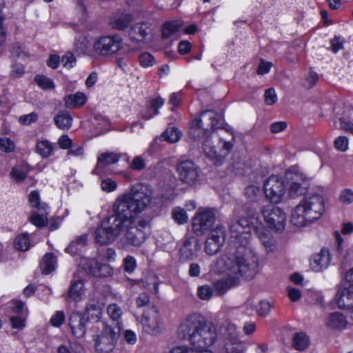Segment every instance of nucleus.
<instances>
[{
  "mask_svg": "<svg viewBox=\"0 0 353 353\" xmlns=\"http://www.w3.org/2000/svg\"><path fill=\"white\" fill-rule=\"evenodd\" d=\"M28 171H24L16 166L12 167L10 173V177L17 183L23 182L28 176Z\"/></svg>",
  "mask_w": 353,
  "mask_h": 353,
  "instance_id": "nucleus-41",
  "label": "nucleus"
},
{
  "mask_svg": "<svg viewBox=\"0 0 353 353\" xmlns=\"http://www.w3.org/2000/svg\"><path fill=\"white\" fill-rule=\"evenodd\" d=\"M265 103L266 105H272L277 102L278 98L274 88H270L265 91Z\"/></svg>",
  "mask_w": 353,
  "mask_h": 353,
  "instance_id": "nucleus-51",
  "label": "nucleus"
},
{
  "mask_svg": "<svg viewBox=\"0 0 353 353\" xmlns=\"http://www.w3.org/2000/svg\"><path fill=\"white\" fill-rule=\"evenodd\" d=\"M182 23L177 20L166 21L161 28V39L165 40L176 33L181 28Z\"/></svg>",
  "mask_w": 353,
  "mask_h": 353,
  "instance_id": "nucleus-30",
  "label": "nucleus"
},
{
  "mask_svg": "<svg viewBox=\"0 0 353 353\" xmlns=\"http://www.w3.org/2000/svg\"><path fill=\"white\" fill-rule=\"evenodd\" d=\"M115 344L116 341L112 338L100 334L95 339L94 347L99 353H109L114 349Z\"/></svg>",
  "mask_w": 353,
  "mask_h": 353,
  "instance_id": "nucleus-28",
  "label": "nucleus"
},
{
  "mask_svg": "<svg viewBox=\"0 0 353 353\" xmlns=\"http://www.w3.org/2000/svg\"><path fill=\"white\" fill-rule=\"evenodd\" d=\"M215 222V214L212 209L198 212L192 220V229L196 235L205 234L211 230Z\"/></svg>",
  "mask_w": 353,
  "mask_h": 353,
  "instance_id": "nucleus-11",
  "label": "nucleus"
},
{
  "mask_svg": "<svg viewBox=\"0 0 353 353\" xmlns=\"http://www.w3.org/2000/svg\"><path fill=\"white\" fill-rule=\"evenodd\" d=\"M170 353H212L211 350H206L203 352H196L192 346H176L173 347Z\"/></svg>",
  "mask_w": 353,
  "mask_h": 353,
  "instance_id": "nucleus-53",
  "label": "nucleus"
},
{
  "mask_svg": "<svg viewBox=\"0 0 353 353\" xmlns=\"http://www.w3.org/2000/svg\"><path fill=\"white\" fill-rule=\"evenodd\" d=\"M336 305L342 310H350L353 306V288L352 287L339 286L336 294Z\"/></svg>",
  "mask_w": 353,
  "mask_h": 353,
  "instance_id": "nucleus-18",
  "label": "nucleus"
},
{
  "mask_svg": "<svg viewBox=\"0 0 353 353\" xmlns=\"http://www.w3.org/2000/svg\"><path fill=\"white\" fill-rule=\"evenodd\" d=\"M200 249L199 239L194 236L188 237L183 241L179 250L180 259L181 260H193L197 257Z\"/></svg>",
  "mask_w": 353,
  "mask_h": 353,
  "instance_id": "nucleus-15",
  "label": "nucleus"
},
{
  "mask_svg": "<svg viewBox=\"0 0 353 353\" xmlns=\"http://www.w3.org/2000/svg\"><path fill=\"white\" fill-rule=\"evenodd\" d=\"M177 334L188 341L196 352L210 350L217 339L216 329L199 313L187 315L181 322Z\"/></svg>",
  "mask_w": 353,
  "mask_h": 353,
  "instance_id": "nucleus-4",
  "label": "nucleus"
},
{
  "mask_svg": "<svg viewBox=\"0 0 353 353\" xmlns=\"http://www.w3.org/2000/svg\"><path fill=\"white\" fill-rule=\"evenodd\" d=\"M28 201L33 208L39 209L40 207V196L37 190H32L28 194Z\"/></svg>",
  "mask_w": 353,
  "mask_h": 353,
  "instance_id": "nucleus-55",
  "label": "nucleus"
},
{
  "mask_svg": "<svg viewBox=\"0 0 353 353\" xmlns=\"http://www.w3.org/2000/svg\"><path fill=\"white\" fill-rule=\"evenodd\" d=\"M57 257L52 252H47L40 262L39 266L41 273L48 275L56 268Z\"/></svg>",
  "mask_w": 353,
  "mask_h": 353,
  "instance_id": "nucleus-29",
  "label": "nucleus"
},
{
  "mask_svg": "<svg viewBox=\"0 0 353 353\" xmlns=\"http://www.w3.org/2000/svg\"><path fill=\"white\" fill-rule=\"evenodd\" d=\"M155 32L152 24L148 21L134 23L130 29L129 37L135 44L148 43L154 37Z\"/></svg>",
  "mask_w": 353,
  "mask_h": 353,
  "instance_id": "nucleus-10",
  "label": "nucleus"
},
{
  "mask_svg": "<svg viewBox=\"0 0 353 353\" xmlns=\"http://www.w3.org/2000/svg\"><path fill=\"white\" fill-rule=\"evenodd\" d=\"M137 266V261L132 256L128 255L124 258L123 261V267L125 272L132 274Z\"/></svg>",
  "mask_w": 353,
  "mask_h": 353,
  "instance_id": "nucleus-42",
  "label": "nucleus"
},
{
  "mask_svg": "<svg viewBox=\"0 0 353 353\" xmlns=\"http://www.w3.org/2000/svg\"><path fill=\"white\" fill-rule=\"evenodd\" d=\"M65 253L70 254L72 256H78L81 252V248L77 243L72 241L64 250Z\"/></svg>",
  "mask_w": 353,
  "mask_h": 353,
  "instance_id": "nucleus-63",
  "label": "nucleus"
},
{
  "mask_svg": "<svg viewBox=\"0 0 353 353\" xmlns=\"http://www.w3.org/2000/svg\"><path fill=\"white\" fill-rule=\"evenodd\" d=\"M73 118L67 110H59L54 117L56 127L62 130H69L72 125Z\"/></svg>",
  "mask_w": 353,
  "mask_h": 353,
  "instance_id": "nucleus-27",
  "label": "nucleus"
},
{
  "mask_svg": "<svg viewBox=\"0 0 353 353\" xmlns=\"http://www.w3.org/2000/svg\"><path fill=\"white\" fill-rule=\"evenodd\" d=\"M88 322V318H85L81 313H72L69 318V327L72 335L77 339L83 337Z\"/></svg>",
  "mask_w": 353,
  "mask_h": 353,
  "instance_id": "nucleus-16",
  "label": "nucleus"
},
{
  "mask_svg": "<svg viewBox=\"0 0 353 353\" xmlns=\"http://www.w3.org/2000/svg\"><path fill=\"white\" fill-rule=\"evenodd\" d=\"M15 149L14 142L10 138H0V150L6 153L12 152Z\"/></svg>",
  "mask_w": 353,
  "mask_h": 353,
  "instance_id": "nucleus-43",
  "label": "nucleus"
},
{
  "mask_svg": "<svg viewBox=\"0 0 353 353\" xmlns=\"http://www.w3.org/2000/svg\"><path fill=\"white\" fill-rule=\"evenodd\" d=\"M121 156L120 154L115 152L102 153L97 158V163L92 171V174L103 177L104 176V167L117 163L119 161Z\"/></svg>",
  "mask_w": 353,
  "mask_h": 353,
  "instance_id": "nucleus-17",
  "label": "nucleus"
},
{
  "mask_svg": "<svg viewBox=\"0 0 353 353\" xmlns=\"http://www.w3.org/2000/svg\"><path fill=\"white\" fill-rule=\"evenodd\" d=\"M61 61L64 68L71 69L76 63V59L72 52H68L62 56Z\"/></svg>",
  "mask_w": 353,
  "mask_h": 353,
  "instance_id": "nucleus-48",
  "label": "nucleus"
},
{
  "mask_svg": "<svg viewBox=\"0 0 353 353\" xmlns=\"http://www.w3.org/2000/svg\"><path fill=\"white\" fill-rule=\"evenodd\" d=\"M309 345L310 339L305 333L300 332L294 334L292 346L295 350L303 351L308 347Z\"/></svg>",
  "mask_w": 353,
  "mask_h": 353,
  "instance_id": "nucleus-33",
  "label": "nucleus"
},
{
  "mask_svg": "<svg viewBox=\"0 0 353 353\" xmlns=\"http://www.w3.org/2000/svg\"><path fill=\"white\" fill-rule=\"evenodd\" d=\"M289 194L292 197L304 194L303 199L292 211L290 221L296 226L307 225L320 219L325 212L324 197L319 193H306L303 184L307 176L303 173L295 172L291 177Z\"/></svg>",
  "mask_w": 353,
  "mask_h": 353,
  "instance_id": "nucleus-3",
  "label": "nucleus"
},
{
  "mask_svg": "<svg viewBox=\"0 0 353 353\" xmlns=\"http://www.w3.org/2000/svg\"><path fill=\"white\" fill-rule=\"evenodd\" d=\"M273 64L261 59L258 65L256 72L259 75H264L270 72Z\"/></svg>",
  "mask_w": 353,
  "mask_h": 353,
  "instance_id": "nucleus-54",
  "label": "nucleus"
},
{
  "mask_svg": "<svg viewBox=\"0 0 353 353\" xmlns=\"http://www.w3.org/2000/svg\"><path fill=\"white\" fill-rule=\"evenodd\" d=\"M79 267L86 274L94 277H106L113 274L110 265L101 264L97 260L92 258L81 259Z\"/></svg>",
  "mask_w": 353,
  "mask_h": 353,
  "instance_id": "nucleus-12",
  "label": "nucleus"
},
{
  "mask_svg": "<svg viewBox=\"0 0 353 353\" xmlns=\"http://www.w3.org/2000/svg\"><path fill=\"white\" fill-rule=\"evenodd\" d=\"M61 59L59 55L57 54H50L48 59L46 61L48 67L52 69H57L59 66Z\"/></svg>",
  "mask_w": 353,
  "mask_h": 353,
  "instance_id": "nucleus-62",
  "label": "nucleus"
},
{
  "mask_svg": "<svg viewBox=\"0 0 353 353\" xmlns=\"http://www.w3.org/2000/svg\"><path fill=\"white\" fill-rule=\"evenodd\" d=\"M225 353H243L245 343L241 341L236 332L230 333L224 345Z\"/></svg>",
  "mask_w": 353,
  "mask_h": 353,
  "instance_id": "nucleus-21",
  "label": "nucleus"
},
{
  "mask_svg": "<svg viewBox=\"0 0 353 353\" xmlns=\"http://www.w3.org/2000/svg\"><path fill=\"white\" fill-rule=\"evenodd\" d=\"M331 260L328 248H321L319 253L314 254L310 259V265L313 270L321 272L326 268Z\"/></svg>",
  "mask_w": 353,
  "mask_h": 353,
  "instance_id": "nucleus-19",
  "label": "nucleus"
},
{
  "mask_svg": "<svg viewBox=\"0 0 353 353\" xmlns=\"http://www.w3.org/2000/svg\"><path fill=\"white\" fill-rule=\"evenodd\" d=\"M164 99L160 96L151 99L147 105L146 110L141 112V117L144 120H150L159 114V110L163 105Z\"/></svg>",
  "mask_w": 353,
  "mask_h": 353,
  "instance_id": "nucleus-26",
  "label": "nucleus"
},
{
  "mask_svg": "<svg viewBox=\"0 0 353 353\" xmlns=\"http://www.w3.org/2000/svg\"><path fill=\"white\" fill-rule=\"evenodd\" d=\"M14 248L19 251H27L30 248V239L28 233L18 234L13 242Z\"/></svg>",
  "mask_w": 353,
  "mask_h": 353,
  "instance_id": "nucleus-34",
  "label": "nucleus"
},
{
  "mask_svg": "<svg viewBox=\"0 0 353 353\" xmlns=\"http://www.w3.org/2000/svg\"><path fill=\"white\" fill-rule=\"evenodd\" d=\"M260 190L255 185H249L245 189V196L250 202H254L257 199V194Z\"/></svg>",
  "mask_w": 353,
  "mask_h": 353,
  "instance_id": "nucleus-52",
  "label": "nucleus"
},
{
  "mask_svg": "<svg viewBox=\"0 0 353 353\" xmlns=\"http://www.w3.org/2000/svg\"><path fill=\"white\" fill-rule=\"evenodd\" d=\"M132 20V15L125 12L114 14L110 19V25L113 29L125 30Z\"/></svg>",
  "mask_w": 353,
  "mask_h": 353,
  "instance_id": "nucleus-25",
  "label": "nucleus"
},
{
  "mask_svg": "<svg viewBox=\"0 0 353 353\" xmlns=\"http://www.w3.org/2000/svg\"><path fill=\"white\" fill-rule=\"evenodd\" d=\"M225 241V230L217 226L212 230L205 243V251L208 255H214L220 251Z\"/></svg>",
  "mask_w": 353,
  "mask_h": 353,
  "instance_id": "nucleus-14",
  "label": "nucleus"
},
{
  "mask_svg": "<svg viewBox=\"0 0 353 353\" xmlns=\"http://www.w3.org/2000/svg\"><path fill=\"white\" fill-rule=\"evenodd\" d=\"M25 73V66L19 63H14L12 65L11 76L13 78L21 77Z\"/></svg>",
  "mask_w": 353,
  "mask_h": 353,
  "instance_id": "nucleus-61",
  "label": "nucleus"
},
{
  "mask_svg": "<svg viewBox=\"0 0 353 353\" xmlns=\"http://www.w3.org/2000/svg\"><path fill=\"white\" fill-rule=\"evenodd\" d=\"M39 116L35 112H32L28 114H23L19 117V122L23 125H29L38 121Z\"/></svg>",
  "mask_w": 353,
  "mask_h": 353,
  "instance_id": "nucleus-44",
  "label": "nucleus"
},
{
  "mask_svg": "<svg viewBox=\"0 0 353 353\" xmlns=\"http://www.w3.org/2000/svg\"><path fill=\"white\" fill-rule=\"evenodd\" d=\"M339 199L344 203H351L353 202V191L351 189L346 188L342 190L339 194Z\"/></svg>",
  "mask_w": 353,
  "mask_h": 353,
  "instance_id": "nucleus-60",
  "label": "nucleus"
},
{
  "mask_svg": "<svg viewBox=\"0 0 353 353\" xmlns=\"http://www.w3.org/2000/svg\"><path fill=\"white\" fill-rule=\"evenodd\" d=\"M65 316L63 311H57L50 318V322L54 327H60L65 322Z\"/></svg>",
  "mask_w": 353,
  "mask_h": 353,
  "instance_id": "nucleus-45",
  "label": "nucleus"
},
{
  "mask_svg": "<svg viewBox=\"0 0 353 353\" xmlns=\"http://www.w3.org/2000/svg\"><path fill=\"white\" fill-rule=\"evenodd\" d=\"M339 124L343 130L353 134V123L352 121L341 117L339 119Z\"/></svg>",
  "mask_w": 353,
  "mask_h": 353,
  "instance_id": "nucleus-64",
  "label": "nucleus"
},
{
  "mask_svg": "<svg viewBox=\"0 0 353 353\" xmlns=\"http://www.w3.org/2000/svg\"><path fill=\"white\" fill-rule=\"evenodd\" d=\"M197 294L201 299L207 300L212 295V290L208 285L200 286L197 290Z\"/></svg>",
  "mask_w": 353,
  "mask_h": 353,
  "instance_id": "nucleus-59",
  "label": "nucleus"
},
{
  "mask_svg": "<svg viewBox=\"0 0 353 353\" xmlns=\"http://www.w3.org/2000/svg\"><path fill=\"white\" fill-rule=\"evenodd\" d=\"M59 147L62 150H68L72 146V140L67 135H61L57 141Z\"/></svg>",
  "mask_w": 353,
  "mask_h": 353,
  "instance_id": "nucleus-57",
  "label": "nucleus"
},
{
  "mask_svg": "<svg viewBox=\"0 0 353 353\" xmlns=\"http://www.w3.org/2000/svg\"><path fill=\"white\" fill-rule=\"evenodd\" d=\"M152 201V192L147 186L138 183L128 193L119 196L113 205V214L101 221L95 230V240L100 245L112 243L126 230L125 237L133 246H140L147 239L152 216L144 211Z\"/></svg>",
  "mask_w": 353,
  "mask_h": 353,
  "instance_id": "nucleus-1",
  "label": "nucleus"
},
{
  "mask_svg": "<svg viewBox=\"0 0 353 353\" xmlns=\"http://www.w3.org/2000/svg\"><path fill=\"white\" fill-rule=\"evenodd\" d=\"M203 125V120L201 117L193 119L189 128V137L190 139L194 141L201 142L203 151L209 157L216 159L214 162L216 165H221L224 161V158L219 156V158L216 159L215 147L210 146L212 132L208 128H204Z\"/></svg>",
  "mask_w": 353,
  "mask_h": 353,
  "instance_id": "nucleus-5",
  "label": "nucleus"
},
{
  "mask_svg": "<svg viewBox=\"0 0 353 353\" xmlns=\"http://www.w3.org/2000/svg\"><path fill=\"white\" fill-rule=\"evenodd\" d=\"M164 140L170 143L177 142L181 137V131L176 128H168L163 134Z\"/></svg>",
  "mask_w": 353,
  "mask_h": 353,
  "instance_id": "nucleus-38",
  "label": "nucleus"
},
{
  "mask_svg": "<svg viewBox=\"0 0 353 353\" xmlns=\"http://www.w3.org/2000/svg\"><path fill=\"white\" fill-rule=\"evenodd\" d=\"M84 285L83 279L77 278L76 275H74L67 292L68 299L75 302L79 301L84 294Z\"/></svg>",
  "mask_w": 353,
  "mask_h": 353,
  "instance_id": "nucleus-20",
  "label": "nucleus"
},
{
  "mask_svg": "<svg viewBox=\"0 0 353 353\" xmlns=\"http://www.w3.org/2000/svg\"><path fill=\"white\" fill-rule=\"evenodd\" d=\"M108 313L113 321H118L122 314V310L121 307L115 303L110 304L107 308Z\"/></svg>",
  "mask_w": 353,
  "mask_h": 353,
  "instance_id": "nucleus-47",
  "label": "nucleus"
},
{
  "mask_svg": "<svg viewBox=\"0 0 353 353\" xmlns=\"http://www.w3.org/2000/svg\"><path fill=\"white\" fill-rule=\"evenodd\" d=\"M88 101L86 94L78 91L74 94H66L63 97L65 107L68 109H77L83 106Z\"/></svg>",
  "mask_w": 353,
  "mask_h": 353,
  "instance_id": "nucleus-22",
  "label": "nucleus"
},
{
  "mask_svg": "<svg viewBox=\"0 0 353 353\" xmlns=\"http://www.w3.org/2000/svg\"><path fill=\"white\" fill-rule=\"evenodd\" d=\"M11 327L13 329L23 330L26 327V319L21 316H13L10 318Z\"/></svg>",
  "mask_w": 353,
  "mask_h": 353,
  "instance_id": "nucleus-49",
  "label": "nucleus"
},
{
  "mask_svg": "<svg viewBox=\"0 0 353 353\" xmlns=\"http://www.w3.org/2000/svg\"><path fill=\"white\" fill-rule=\"evenodd\" d=\"M259 225H261L259 213L250 207L246 210V216L232 223L230 227V237L238 245L234 254L225 261V269L238 272L246 280L252 279L259 271L258 256L247 247L252 229L258 230Z\"/></svg>",
  "mask_w": 353,
  "mask_h": 353,
  "instance_id": "nucleus-2",
  "label": "nucleus"
},
{
  "mask_svg": "<svg viewBox=\"0 0 353 353\" xmlns=\"http://www.w3.org/2000/svg\"><path fill=\"white\" fill-rule=\"evenodd\" d=\"M346 40L345 37L340 34H336L332 39H330V46L328 48V50H330L332 53L336 54L344 48V44Z\"/></svg>",
  "mask_w": 353,
  "mask_h": 353,
  "instance_id": "nucleus-37",
  "label": "nucleus"
},
{
  "mask_svg": "<svg viewBox=\"0 0 353 353\" xmlns=\"http://www.w3.org/2000/svg\"><path fill=\"white\" fill-rule=\"evenodd\" d=\"M138 61L141 67L143 68L152 67L156 63L154 57L148 52L141 53L138 57Z\"/></svg>",
  "mask_w": 353,
  "mask_h": 353,
  "instance_id": "nucleus-39",
  "label": "nucleus"
},
{
  "mask_svg": "<svg viewBox=\"0 0 353 353\" xmlns=\"http://www.w3.org/2000/svg\"><path fill=\"white\" fill-rule=\"evenodd\" d=\"M172 218L179 225L185 224L188 221L187 212L181 207H175L172 209Z\"/></svg>",
  "mask_w": 353,
  "mask_h": 353,
  "instance_id": "nucleus-36",
  "label": "nucleus"
},
{
  "mask_svg": "<svg viewBox=\"0 0 353 353\" xmlns=\"http://www.w3.org/2000/svg\"><path fill=\"white\" fill-rule=\"evenodd\" d=\"M123 48V38L118 34L101 35L92 43L93 52L101 57H112Z\"/></svg>",
  "mask_w": 353,
  "mask_h": 353,
  "instance_id": "nucleus-6",
  "label": "nucleus"
},
{
  "mask_svg": "<svg viewBox=\"0 0 353 353\" xmlns=\"http://www.w3.org/2000/svg\"><path fill=\"white\" fill-rule=\"evenodd\" d=\"M141 323L144 332L151 335L160 333V314L157 308L152 306L145 309L142 314Z\"/></svg>",
  "mask_w": 353,
  "mask_h": 353,
  "instance_id": "nucleus-13",
  "label": "nucleus"
},
{
  "mask_svg": "<svg viewBox=\"0 0 353 353\" xmlns=\"http://www.w3.org/2000/svg\"><path fill=\"white\" fill-rule=\"evenodd\" d=\"M54 148V144L47 139L38 141L36 144L37 153L43 159L48 158L52 155Z\"/></svg>",
  "mask_w": 353,
  "mask_h": 353,
  "instance_id": "nucleus-32",
  "label": "nucleus"
},
{
  "mask_svg": "<svg viewBox=\"0 0 353 353\" xmlns=\"http://www.w3.org/2000/svg\"><path fill=\"white\" fill-rule=\"evenodd\" d=\"M261 214L271 230L282 232L285 229L287 217L281 208L274 205L265 206L261 210Z\"/></svg>",
  "mask_w": 353,
  "mask_h": 353,
  "instance_id": "nucleus-8",
  "label": "nucleus"
},
{
  "mask_svg": "<svg viewBox=\"0 0 353 353\" xmlns=\"http://www.w3.org/2000/svg\"><path fill=\"white\" fill-rule=\"evenodd\" d=\"M240 284L239 278L236 276H228L225 279H219L214 283V288L217 294L223 295L230 288L237 287Z\"/></svg>",
  "mask_w": 353,
  "mask_h": 353,
  "instance_id": "nucleus-23",
  "label": "nucleus"
},
{
  "mask_svg": "<svg viewBox=\"0 0 353 353\" xmlns=\"http://www.w3.org/2000/svg\"><path fill=\"white\" fill-rule=\"evenodd\" d=\"M192 48L191 42L188 40H182L179 41L177 46L178 52L181 55L188 54Z\"/></svg>",
  "mask_w": 353,
  "mask_h": 353,
  "instance_id": "nucleus-56",
  "label": "nucleus"
},
{
  "mask_svg": "<svg viewBox=\"0 0 353 353\" xmlns=\"http://www.w3.org/2000/svg\"><path fill=\"white\" fill-rule=\"evenodd\" d=\"M347 321L345 317L339 312L330 314L327 325L333 330H343L346 327Z\"/></svg>",
  "mask_w": 353,
  "mask_h": 353,
  "instance_id": "nucleus-31",
  "label": "nucleus"
},
{
  "mask_svg": "<svg viewBox=\"0 0 353 353\" xmlns=\"http://www.w3.org/2000/svg\"><path fill=\"white\" fill-rule=\"evenodd\" d=\"M348 139L345 136H339L334 140V145L336 150L345 152L348 149Z\"/></svg>",
  "mask_w": 353,
  "mask_h": 353,
  "instance_id": "nucleus-50",
  "label": "nucleus"
},
{
  "mask_svg": "<svg viewBox=\"0 0 353 353\" xmlns=\"http://www.w3.org/2000/svg\"><path fill=\"white\" fill-rule=\"evenodd\" d=\"M176 172L179 180L190 186L200 183L201 178V170L193 161H181L176 165Z\"/></svg>",
  "mask_w": 353,
  "mask_h": 353,
  "instance_id": "nucleus-7",
  "label": "nucleus"
},
{
  "mask_svg": "<svg viewBox=\"0 0 353 353\" xmlns=\"http://www.w3.org/2000/svg\"><path fill=\"white\" fill-rule=\"evenodd\" d=\"M201 117L203 120L206 119L209 121L206 125L210 130L212 134L216 130L222 128L223 120L214 110H204L201 112Z\"/></svg>",
  "mask_w": 353,
  "mask_h": 353,
  "instance_id": "nucleus-24",
  "label": "nucleus"
},
{
  "mask_svg": "<svg viewBox=\"0 0 353 353\" xmlns=\"http://www.w3.org/2000/svg\"><path fill=\"white\" fill-rule=\"evenodd\" d=\"M34 81L43 90H50L55 88L54 81L44 74H36L34 77Z\"/></svg>",
  "mask_w": 353,
  "mask_h": 353,
  "instance_id": "nucleus-35",
  "label": "nucleus"
},
{
  "mask_svg": "<svg viewBox=\"0 0 353 353\" xmlns=\"http://www.w3.org/2000/svg\"><path fill=\"white\" fill-rule=\"evenodd\" d=\"M29 221L38 228H42L47 224L46 217L38 213H34L29 217Z\"/></svg>",
  "mask_w": 353,
  "mask_h": 353,
  "instance_id": "nucleus-46",
  "label": "nucleus"
},
{
  "mask_svg": "<svg viewBox=\"0 0 353 353\" xmlns=\"http://www.w3.org/2000/svg\"><path fill=\"white\" fill-rule=\"evenodd\" d=\"M264 193L265 196L274 203H279L286 192L285 181L278 175H272L265 181Z\"/></svg>",
  "mask_w": 353,
  "mask_h": 353,
  "instance_id": "nucleus-9",
  "label": "nucleus"
},
{
  "mask_svg": "<svg viewBox=\"0 0 353 353\" xmlns=\"http://www.w3.org/2000/svg\"><path fill=\"white\" fill-rule=\"evenodd\" d=\"M101 187L103 191L111 192L117 189V183L111 179H103L101 183Z\"/></svg>",
  "mask_w": 353,
  "mask_h": 353,
  "instance_id": "nucleus-58",
  "label": "nucleus"
},
{
  "mask_svg": "<svg viewBox=\"0 0 353 353\" xmlns=\"http://www.w3.org/2000/svg\"><path fill=\"white\" fill-rule=\"evenodd\" d=\"M272 305L266 300H261L256 306L255 310L259 316L265 317L269 314Z\"/></svg>",
  "mask_w": 353,
  "mask_h": 353,
  "instance_id": "nucleus-40",
  "label": "nucleus"
}]
</instances>
